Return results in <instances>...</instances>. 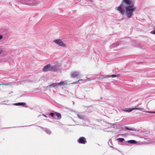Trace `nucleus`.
I'll use <instances>...</instances> for the list:
<instances>
[{
  "mask_svg": "<svg viewBox=\"0 0 155 155\" xmlns=\"http://www.w3.org/2000/svg\"><path fill=\"white\" fill-rule=\"evenodd\" d=\"M136 8L134 5L127 6L125 7L126 12L127 16L129 18L131 17L133 12L135 10Z\"/></svg>",
  "mask_w": 155,
  "mask_h": 155,
  "instance_id": "obj_1",
  "label": "nucleus"
},
{
  "mask_svg": "<svg viewBox=\"0 0 155 155\" xmlns=\"http://www.w3.org/2000/svg\"><path fill=\"white\" fill-rule=\"evenodd\" d=\"M49 71H56L54 66H51L50 64H48L43 68L42 69L43 72H46Z\"/></svg>",
  "mask_w": 155,
  "mask_h": 155,
  "instance_id": "obj_2",
  "label": "nucleus"
},
{
  "mask_svg": "<svg viewBox=\"0 0 155 155\" xmlns=\"http://www.w3.org/2000/svg\"><path fill=\"white\" fill-rule=\"evenodd\" d=\"M53 41L54 42L59 45L60 46L62 47H66L65 44L60 39L54 40Z\"/></svg>",
  "mask_w": 155,
  "mask_h": 155,
  "instance_id": "obj_3",
  "label": "nucleus"
},
{
  "mask_svg": "<svg viewBox=\"0 0 155 155\" xmlns=\"http://www.w3.org/2000/svg\"><path fill=\"white\" fill-rule=\"evenodd\" d=\"M124 5V4H121L116 8L117 10L119 11L122 15H123L125 12Z\"/></svg>",
  "mask_w": 155,
  "mask_h": 155,
  "instance_id": "obj_4",
  "label": "nucleus"
},
{
  "mask_svg": "<svg viewBox=\"0 0 155 155\" xmlns=\"http://www.w3.org/2000/svg\"><path fill=\"white\" fill-rule=\"evenodd\" d=\"M134 110H139L141 111H142L143 110V108H142L141 107H135L134 108H127L126 109H125L124 110V111H126L127 112H130L131 111Z\"/></svg>",
  "mask_w": 155,
  "mask_h": 155,
  "instance_id": "obj_5",
  "label": "nucleus"
},
{
  "mask_svg": "<svg viewBox=\"0 0 155 155\" xmlns=\"http://www.w3.org/2000/svg\"><path fill=\"white\" fill-rule=\"evenodd\" d=\"M78 143L81 144H85L87 143L86 139L84 137H81L78 140Z\"/></svg>",
  "mask_w": 155,
  "mask_h": 155,
  "instance_id": "obj_6",
  "label": "nucleus"
},
{
  "mask_svg": "<svg viewBox=\"0 0 155 155\" xmlns=\"http://www.w3.org/2000/svg\"><path fill=\"white\" fill-rule=\"evenodd\" d=\"M123 2L125 3L127 6L134 5L131 0H123Z\"/></svg>",
  "mask_w": 155,
  "mask_h": 155,
  "instance_id": "obj_7",
  "label": "nucleus"
},
{
  "mask_svg": "<svg viewBox=\"0 0 155 155\" xmlns=\"http://www.w3.org/2000/svg\"><path fill=\"white\" fill-rule=\"evenodd\" d=\"M155 105V101H149L147 105V107L148 108H150L151 107H153Z\"/></svg>",
  "mask_w": 155,
  "mask_h": 155,
  "instance_id": "obj_8",
  "label": "nucleus"
},
{
  "mask_svg": "<svg viewBox=\"0 0 155 155\" xmlns=\"http://www.w3.org/2000/svg\"><path fill=\"white\" fill-rule=\"evenodd\" d=\"M101 79H103L105 78H110V77H116L118 75H101Z\"/></svg>",
  "mask_w": 155,
  "mask_h": 155,
  "instance_id": "obj_9",
  "label": "nucleus"
},
{
  "mask_svg": "<svg viewBox=\"0 0 155 155\" xmlns=\"http://www.w3.org/2000/svg\"><path fill=\"white\" fill-rule=\"evenodd\" d=\"M79 75V73L78 72H73L71 74V76L73 78H75L78 77Z\"/></svg>",
  "mask_w": 155,
  "mask_h": 155,
  "instance_id": "obj_10",
  "label": "nucleus"
},
{
  "mask_svg": "<svg viewBox=\"0 0 155 155\" xmlns=\"http://www.w3.org/2000/svg\"><path fill=\"white\" fill-rule=\"evenodd\" d=\"M55 87H58V84L56 83H53L51 84L50 85L47 86L46 87L48 88Z\"/></svg>",
  "mask_w": 155,
  "mask_h": 155,
  "instance_id": "obj_11",
  "label": "nucleus"
},
{
  "mask_svg": "<svg viewBox=\"0 0 155 155\" xmlns=\"http://www.w3.org/2000/svg\"><path fill=\"white\" fill-rule=\"evenodd\" d=\"M57 84H58V85H59L60 86H64L65 85H67V82L65 81L61 82Z\"/></svg>",
  "mask_w": 155,
  "mask_h": 155,
  "instance_id": "obj_12",
  "label": "nucleus"
},
{
  "mask_svg": "<svg viewBox=\"0 0 155 155\" xmlns=\"http://www.w3.org/2000/svg\"><path fill=\"white\" fill-rule=\"evenodd\" d=\"M25 104L24 103H15L14 105L16 106H24Z\"/></svg>",
  "mask_w": 155,
  "mask_h": 155,
  "instance_id": "obj_13",
  "label": "nucleus"
},
{
  "mask_svg": "<svg viewBox=\"0 0 155 155\" xmlns=\"http://www.w3.org/2000/svg\"><path fill=\"white\" fill-rule=\"evenodd\" d=\"M55 114L57 117L58 119L59 120L61 119V115L60 114L57 112H55Z\"/></svg>",
  "mask_w": 155,
  "mask_h": 155,
  "instance_id": "obj_14",
  "label": "nucleus"
},
{
  "mask_svg": "<svg viewBox=\"0 0 155 155\" xmlns=\"http://www.w3.org/2000/svg\"><path fill=\"white\" fill-rule=\"evenodd\" d=\"M127 143H130L135 144L137 143V141L134 140H128L127 141Z\"/></svg>",
  "mask_w": 155,
  "mask_h": 155,
  "instance_id": "obj_15",
  "label": "nucleus"
},
{
  "mask_svg": "<svg viewBox=\"0 0 155 155\" xmlns=\"http://www.w3.org/2000/svg\"><path fill=\"white\" fill-rule=\"evenodd\" d=\"M117 140L120 142H122L124 140V139L122 138H118L117 139Z\"/></svg>",
  "mask_w": 155,
  "mask_h": 155,
  "instance_id": "obj_16",
  "label": "nucleus"
},
{
  "mask_svg": "<svg viewBox=\"0 0 155 155\" xmlns=\"http://www.w3.org/2000/svg\"><path fill=\"white\" fill-rule=\"evenodd\" d=\"M49 114L52 117H53L54 115V114L52 113H51Z\"/></svg>",
  "mask_w": 155,
  "mask_h": 155,
  "instance_id": "obj_17",
  "label": "nucleus"
},
{
  "mask_svg": "<svg viewBox=\"0 0 155 155\" xmlns=\"http://www.w3.org/2000/svg\"><path fill=\"white\" fill-rule=\"evenodd\" d=\"M83 81V80H82V79H80V80H78V81H76V82L74 83L73 84H77V82H78V81Z\"/></svg>",
  "mask_w": 155,
  "mask_h": 155,
  "instance_id": "obj_18",
  "label": "nucleus"
},
{
  "mask_svg": "<svg viewBox=\"0 0 155 155\" xmlns=\"http://www.w3.org/2000/svg\"><path fill=\"white\" fill-rule=\"evenodd\" d=\"M151 33L152 34L155 35V30L151 31Z\"/></svg>",
  "mask_w": 155,
  "mask_h": 155,
  "instance_id": "obj_19",
  "label": "nucleus"
},
{
  "mask_svg": "<svg viewBox=\"0 0 155 155\" xmlns=\"http://www.w3.org/2000/svg\"><path fill=\"white\" fill-rule=\"evenodd\" d=\"M8 85V84H5L4 83H2L1 84H0V85Z\"/></svg>",
  "mask_w": 155,
  "mask_h": 155,
  "instance_id": "obj_20",
  "label": "nucleus"
},
{
  "mask_svg": "<svg viewBox=\"0 0 155 155\" xmlns=\"http://www.w3.org/2000/svg\"><path fill=\"white\" fill-rule=\"evenodd\" d=\"M125 129L126 130H130V129L129 128L127 127H125Z\"/></svg>",
  "mask_w": 155,
  "mask_h": 155,
  "instance_id": "obj_21",
  "label": "nucleus"
},
{
  "mask_svg": "<svg viewBox=\"0 0 155 155\" xmlns=\"http://www.w3.org/2000/svg\"><path fill=\"white\" fill-rule=\"evenodd\" d=\"M97 78L98 79V80H100L101 79V76H99V77Z\"/></svg>",
  "mask_w": 155,
  "mask_h": 155,
  "instance_id": "obj_22",
  "label": "nucleus"
},
{
  "mask_svg": "<svg viewBox=\"0 0 155 155\" xmlns=\"http://www.w3.org/2000/svg\"><path fill=\"white\" fill-rule=\"evenodd\" d=\"M147 112L150 113H155V111H154V112L148 111V112Z\"/></svg>",
  "mask_w": 155,
  "mask_h": 155,
  "instance_id": "obj_23",
  "label": "nucleus"
},
{
  "mask_svg": "<svg viewBox=\"0 0 155 155\" xmlns=\"http://www.w3.org/2000/svg\"><path fill=\"white\" fill-rule=\"evenodd\" d=\"M3 37L2 36H0V40Z\"/></svg>",
  "mask_w": 155,
  "mask_h": 155,
  "instance_id": "obj_24",
  "label": "nucleus"
},
{
  "mask_svg": "<svg viewBox=\"0 0 155 155\" xmlns=\"http://www.w3.org/2000/svg\"><path fill=\"white\" fill-rule=\"evenodd\" d=\"M2 50L0 51V54L2 52Z\"/></svg>",
  "mask_w": 155,
  "mask_h": 155,
  "instance_id": "obj_25",
  "label": "nucleus"
},
{
  "mask_svg": "<svg viewBox=\"0 0 155 155\" xmlns=\"http://www.w3.org/2000/svg\"><path fill=\"white\" fill-rule=\"evenodd\" d=\"M44 116L45 117H46V116L45 115H44Z\"/></svg>",
  "mask_w": 155,
  "mask_h": 155,
  "instance_id": "obj_26",
  "label": "nucleus"
}]
</instances>
